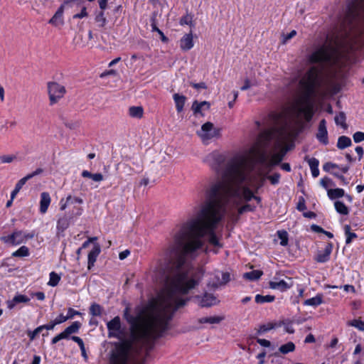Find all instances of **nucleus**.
Segmentation results:
<instances>
[{
  "label": "nucleus",
  "mask_w": 364,
  "mask_h": 364,
  "mask_svg": "<svg viewBox=\"0 0 364 364\" xmlns=\"http://www.w3.org/2000/svg\"><path fill=\"white\" fill-rule=\"evenodd\" d=\"M316 138L323 144H327L328 143L326 122L323 119L319 122Z\"/></svg>",
  "instance_id": "2eb2a0df"
},
{
  "label": "nucleus",
  "mask_w": 364,
  "mask_h": 364,
  "mask_svg": "<svg viewBox=\"0 0 364 364\" xmlns=\"http://www.w3.org/2000/svg\"><path fill=\"white\" fill-rule=\"evenodd\" d=\"M274 296L272 295L262 296L260 294H257L255 296V301L257 304L269 303L274 301Z\"/></svg>",
  "instance_id": "72a5a7b5"
},
{
  "label": "nucleus",
  "mask_w": 364,
  "mask_h": 364,
  "mask_svg": "<svg viewBox=\"0 0 364 364\" xmlns=\"http://www.w3.org/2000/svg\"><path fill=\"white\" fill-rule=\"evenodd\" d=\"M296 31L295 30L291 31L289 33H287V35L283 34L282 43L283 44L286 43L289 40H290L293 37H294L296 36Z\"/></svg>",
  "instance_id": "6e6d98bb"
},
{
  "label": "nucleus",
  "mask_w": 364,
  "mask_h": 364,
  "mask_svg": "<svg viewBox=\"0 0 364 364\" xmlns=\"http://www.w3.org/2000/svg\"><path fill=\"white\" fill-rule=\"evenodd\" d=\"M197 134L204 144H208L210 140L220 137V129L215 127L212 122H208L202 125Z\"/></svg>",
  "instance_id": "6e6552de"
},
{
  "label": "nucleus",
  "mask_w": 364,
  "mask_h": 364,
  "mask_svg": "<svg viewBox=\"0 0 364 364\" xmlns=\"http://www.w3.org/2000/svg\"><path fill=\"white\" fill-rule=\"evenodd\" d=\"M102 311V308L100 304L94 303L90 307V314L93 316H100Z\"/></svg>",
  "instance_id": "ea45409f"
},
{
  "label": "nucleus",
  "mask_w": 364,
  "mask_h": 364,
  "mask_svg": "<svg viewBox=\"0 0 364 364\" xmlns=\"http://www.w3.org/2000/svg\"><path fill=\"white\" fill-rule=\"evenodd\" d=\"M101 251L100 246L99 244H95L92 250L88 254V269H90L94 266L96 262L97 257L100 255Z\"/></svg>",
  "instance_id": "aec40b11"
},
{
  "label": "nucleus",
  "mask_w": 364,
  "mask_h": 364,
  "mask_svg": "<svg viewBox=\"0 0 364 364\" xmlns=\"http://www.w3.org/2000/svg\"><path fill=\"white\" fill-rule=\"evenodd\" d=\"M267 178H268L270 181L272 185H277L279 182L280 174L279 173H274L272 176H268Z\"/></svg>",
  "instance_id": "8fccbe9b"
},
{
  "label": "nucleus",
  "mask_w": 364,
  "mask_h": 364,
  "mask_svg": "<svg viewBox=\"0 0 364 364\" xmlns=\"http://www.w3.org/2000/svg\"><path fill=\"white\" fill-rule=\"evenodd\" d=\"M95 21L98 23V26L103 28L107 24V20L105 16L104 11H101L95 16Z\"/></svg>",
  "instance_id": "c9c22d12"
},
{
  "label": "nucleus",
  "mask_w": 364,
  "mask_h": 364,
  "mask_svg": "<svg viewBox=\"0 0 364 364\" xmlns=\"http://www.w3.org/2000/svg\"><path fill=\"white\" fill-rule=\"evenodd\" d=\"M43 331V327L41 326L37 327L33 331H28V336L31 341H33L36 336Z\"/></svg>",
  "instance_id": "603ef678"
},
{
  "label": "nucleus",
  "mask_w": 364,
  "mask_h": 364,
  "mask_svg": "<svg viewBox=\"0 0 364 364\" xmlns=\"http://www.w3.org/2000/svg\"><path fill=\"white\" fill-rule=\"evenodd\" d=\"M343 43L338 36L328 37L325 43L316 49L309 57V63H318L321 68L311 67L299 81L302 95L295 101L293 109L297 118L303 117L310 122L314 115L312 96L321 84V73L333 66L340 67L345 54Z\"/></svg>",
  "instance_id": "f03ea898"
},
{
  "label": "nucleus",
  "mask_w": 364,
  "mask_h": 364,
  "mask_svg": "<svg viewBox=\"0 0 364 364\" xmlns=\"http://www.w3.org/2000/svg\"><path fill=\"white\" fill-rule=\"evenodd\" d=\"M230 280V274L228 272L222 273V280L219 282L220 285H224Z\"/></svg>",
  "instance_id": "4d7b16f0"
},
{
  "label": "nucleus",
  "mask_w": 364,
  "mask_h": 364,
  "mask_svg": "<svg viewBox=\"0 0 364 364\" xmlns=\"http://www.w3.org/2000/svg\"><path fill=\"white\" fill-rule=\"evenodd\" d=\"M225 215L205 199L195 215L182 223L173 233L165 251V262L158 270V279L164 284L158 299L136 316L129 314V307L124 310V318L131 325L135 341L144 343L162 336L174 312L186 304L187 299L183 296L198 286L205 272L203 267H193L186 258L196 256V252L204 245L202 239L205 236L213 247H223L215 229Z\"/></svg>",
  "instance_id": "f257e3e1"
},
{
  "label": "nucleus",
  "mask_w": 364,
  "mask_h": 364,
  "mask_svg": "<svg viewBox=\"0 0 364 364\" xmlns=\"http://www.w3.org/2000/svg\"><path fill=\"white\" fill-rule=\"evenodd\" d=\"M277 235L279 238L281 240L280 245L282 246H286L288 244V234L285 230L278 231Z\"/></svg>",
  "instance_id": "c03bdc74"
},
{
  "label": "nucleus",
  "mask_w": 364,
  "mask_h": 364,
  "mask_svg": "<svg viewBox=\"0 0 364 364\" xmlns=\"http://www.w3.org/2000/svg\"><path fill=\"white\" fill-rule=\"evenodd\" d=\"M295 350V345L293 342L289 341L286 344L281 346L279 348L280 353L287 354L288 353L293 352Z\"/></svg>",
  "instance_id": "f704fd0d"
},
{
  "label": "nucleus",
  "mask_w": 364,
  "mask_h": 364,
  "mask_svg": "<svg viewBox=\"0 0 364 364\" xmlns=\"http://www.w3.org/2000/svg\"><path fill=\"white\" fill-rule=\"evenodd\" d=\"M51 198L48 192H43L41 194L40 212L44 214L47 212L50 204Z\"/></svg>",
  "instance_id": "6ab92c4d"
},
{
  "label": "nucleus",
  "mask_w": 364,
  "mask_h": 364,
  "mask_svg": "<svg viewBox=\"0 0 364 364\" xmlns=\"http://www.w3.org/2000/svg\"><path fill=\"white\" fill-rule=\"evenodd\" d=\"M311 230L315 232H318V233L324 232V230L321 227H320L317 225H314V224L311 226Z\"/></svg>",
  "instance_id": "69168bd1"
},
{
  "label": "nucleus",
  "mask_w": 364,
  "mask_h": 364,
  "mask_svg": "<svg viewBox=\"0 0 364 364\" xmlns=\"http://www.w3.org/2000/svg\"><path fill=\"white\" fill-rule=\"evenodd\" d=\"M274 328V325L273 323H268L267 325H262L260 326L259 328L258 329V333L261 334L262 333L267 332L272 328Z\"/></svg>",
  "instance_id": "5fc2aeb1"
},
{
  "label": "nucleus",
  "mask_w": 364,
  "mask_h": 364,
  "mask_svg": "<svg viewBox=\"0 0 364 364\" xmlns=\"http://www.w3.org/2000/svg\"><path fill=\"white\" fill-rule=\"evenodd\" d=\"M67 202H68L70 205L73 203H79L82 204L83 203L82 198L80 197L73 196L71 195H69L67 196Z\"/></svg>",
  "instance_id": "de8ad7c7"
},
{
  "label": "nucleus",
  "mask_w": 364,
  "mask_h": 364,
  "mask_svg": "<svg viewBox=\"0 0 364 364\" xmlns=\"http://www.w3.org/2000/svg\"><path fill=\"white\" fill-rule=\"evenodd\" d=\"M348 325L350 326L355 327L360 331H364V321H362L358 319H354L352 321H349L348 322Z\"/></svg>",
  "instance_id": "49530a36"
},
{
  "label": "nucleus",
  "mask_w": 364,
  "mask_h": 364,
  "mask_svg": "<svg viewBox=\"0 0 364 364\" xmlns=\"http://www.w3.org/2000/svg\"><path fill=\"white\" fill-rule=\"evenodd\" d=\"M27 179L23 177L21 179H20L17 183L16 184L15 188L11 192L12 199H14L16 196L18 194V193L20 191V190L22 188L23 186L26 183Z\"/></svg>",
  "instance_id": "58836bf2"
},
{
  "label": "nucleus",
  "mask_w": 364,
  "mask_h": 364,
  "mask_svg": "<svg viewBox=\"0 0 364 364\" xmlns=\"http://www.w3.org/2000/svg\"><path fill=\"white\" fill-rule=\"evenodd\" d=\"M60 280V277L55 272H52L50 273V279L48 284L50 287H55L58 284Z\"/></svg>",
  "instance_id": "a19ab883"
},
{
  "label": "nucleus",
  "mask_w": 364,
  "mask_h": 364,
  "mask_svg": "<svg viewBox=\"0 0 364 364\" xmlns=\"http://www.w3.org/2000/svg\"><path fill=\"white\" fill-rule=\"evenodd\" d=\"M225 319L223 316H209V317H203L198 319V323H210V324H215L219 323Z\"/></svg>",
  "instance_id": "5701e85b"
},
{
  "label": "nucleus",
  "mask_w": 364,
  "mask_h": 364,
  "mask_svg": "<svg viewBox=\"0 0 364 364\" xmlns=\"http://www.w3.org/2000/svg\"><path fill=\"white\" fill-rule=\"evenodd\" d=\"M29 255L28 248L26 246H21L18 250L12 254L13 257H26Z\"/></svg>",
  "instance_id": "79ce46f5"
},
{
  "label": "nucleus",
  "mask_w": 364,
  "mask_h": 364,
  "mask_svg": "<svg viewBox=\"0 0 364 364\" xmlns=\"http://www.w3.org/2000/svg\"><path fill=\"white\" fill-rule=\"evenodd\" d=\"M235 160H240L243 162L242 170L247 168V159L244 156H235L225 163L226 157L223 154L214 151L208 154L203 161L208 164L212 169H213L219 176L218 181L223 180V173L228 169L230 163Z\"/></svg>",
  "instance_id": "423d86ee"
},
{
  "label": "nucleus",
  "mask_w": 364,
  "mask_h": 364,
  "mask_svg": "<svg viewBox=\"0 0 364 364\" xmlns=\"http://www.w3.org/2000/svg\"><path fill=\"white\" fill-rule=\"evenodd\" d=\"M80 326L81 323L79 321H75L65 329L68 331V333L72 334L77 333Z\"/></svg>",
  "instance_id": "a18cd8bd"
},
{
  "label": "nucleus",
  "mask_w": 364,
  "mask_h": 364,
  "mask_svg": "<svg viewBox=\"0 0 364 364\" xmlns=\"http://www.w3.org/2000/svg\"><path fill=\"white\" fill-rule=\"evenodd\" d=\"M308 164L311 168L313 177L316 178L319 175L318 164L319 161L316 158L307 159Z\"/></svg>",
  "instance_id": "393cba45"
},
{
  "label": "nucleus",
  "mask_w": 364,
  "mask_h": 364,
  "mask_svg": "<svg viewBox=\"0 0 364 364\" xmlns=\"http://www.w3.org/2000/svg\"><path fill=\"white\" fill-rule=\"evenodd\" d=\"M180 25H188L191 28L194 27V24L193 23V15L191 14H186V15L183 16L180 19Z\"/></svg>",
  "instance_id": "4c0bfd02"
},
{
  "label": "nucleus",
  "mask_w": 364,
  "mask_h": 364,
  "mask_svg": "<svg viewBox=\"0 0 364 364\" xmlns=\"http://www.w3.org/2000/svg\"><path fill=\"white\" fill-rule=\"evenodd\" d=\"M257 342L262 346L264 347H269L271 346L270 341L263 339V338H257Z\"/></svg>",
  "instance_id": "e2e57ef3"
},
{
  "label": "nucleus",
  "mask_w": 364,
  "mask_h": 364,
  "mask_svg": "<svg viewBox=\"0 0 364 364\" xmlns=\"http://www.w3.org/2000/svg\"><path fill=\"white\" fill-rule=\"evenodd\" d=\"M352 144L351 139L346 136H339L337 142L338 149L343 150Z\"/></svg>",
  "instance_id": "bb28decb"
},
{
  "label": "nucleus",
  "mask_w": 364,
  "mask_h": 364,
  "mask_svg": "<svg viewBox=\"0 0 364 364\" xmlns=\"http://www.w3.org/2000/svg\"><path fill=\"white\" fill-rule=\"evenodd\" d=\"M333 250V245L331 242L327 243L323 251H318L316 255V261L318 262H326L330 258V255Z\"/></svg>",
  "instance_id": "f3484780"
},
{
  "label": "nucleus",
  "mask_w": 364,
  "mask_h": 364,
  "mask_svg": "<svg viewBox=\"0 0 364 364\" xmlns=\"http://www.w3.org/2000/svg\"><path fill=\"white\" fill-rule=\"evenodd\" d=\"M338 168V166L337 164L331 163V162H326L323 166V171H325L326 172H331V173L332 172L331 171L333 168Z\"/></svg>",
  "instance_id": "3c124183"
},
{
  "label": "nucleus",
  "mask_w": 364,
  "mask_h": 364,
  "mask_svg": "<svg viewBox=\"0 0 364 364\" xmlns=\"http://www.w3.org/2000/svg\"><path fill=\"white\" fill-rule=\"evenodd\" d=\"M344 231L346 236V243L350 244L352 240L357 237V235L351 232V228L349 225L344 226Z\"/></svg>",
  "instance_id": "e433bc0d"
},
{
  "label": "nucleus",
  "mask_w": 364,
  "mask_h": 364,
  "mask_svg": "<svg viewBox=\"0 0 364 364\" xmlns=\"http://www.w3.org/2000/svg\"><path fill=\"white\" fill-rule=\"evenodd\" d=\"M216 302V298L213 296L212 294H205L203 297L202 298L200 301V306L202 307H208L213 304H215Z\"/></svg>",
  "instance_id": "b1692460"
},
{
  "label": "nucleus",
  "mask_w": 364,
  "mask_h": 364,
  "mask_svg": "<svg viewBox=\"0 0 364 364\" xmlns=\"http://www.w3.org/2000/svg\"><path fill=\"white\" fill-rule=\"evenodd\" d=\"M143 108L140 106L131 107L129 109V114L131 117L135 118H141L143 116Z\"/></svg>",
  "instance_id": "473e14b6"
},
{
  "label": "nucleus",
  "mask_w": 364,
  "mask_h": 364,
  "mask_svg": "<svg viewBox=\"0 0 364 364\" xmlns=\"http://www.w3.org/2000/svg\"><path fill=\"white\" fill-rule=\"evenodd\" d=\"M30 299L25 295L18 294L16 295L11 301H8V308L12 309L18 303H27Z\"/></svg>",
  "instance_id": "4be33fe9"
},
{
  "label": "nucleus",
  "mask_w": 364,
  "mask_h": 364,
  "mask_svg": "<svg viewBox=\"0 0 364 364\" xmlns=\"http://www.w3.org/2000/svg\"><path fill=\"white\" fill-rule=\"evenodd\" d=\"M73 318V315H67V316H64L63 314H60L55 320L54 321L55 322L56 324H60V323H62L65 321H66L69 318Z\"/></svg>",
  "instance_id": "09e8293b"
},
{
  "label": "nucleus",
  "mask_w": 364,
  "mask_h": 364,
  "mask_svg": "<svg viewBox=\"0 0 364 364\" xmlns=\"http://www.w3.org/2000/svg\"><path fill=\"white\" fill-rule=\"evenodd\" d=\"M194 46L193 33L191 31L188 33L185 34L180 40V48L183 51L191 50Z\"/></svg>",
  "instance_id": "dca6fc26"
},
{
  "label": "nucleus",
  "mask_w": 364,
  "mask_h": 364,
  "mask_svg": "<svg viewBox=\"0 0 364 364\" xmlns=\"http://www.w3.org/2000/svg\"><path fill=\"white\" fill-rule=\"evenodd\" d=\"M210 108V104L208 101L198 102L195 100L191 106V109L195 116L200 114V116H204L203 113V110H209Z\"/></svg>",
  "instance_id": "4468645a"
},
{
  "label": "nucleus",
  "mask_w": 364,
  "mask_h": 364,
  "mask_svg": "<svg viewBox=\"0 0 364 364\" xmlns=\"http://www.w3.org/2000/svg\"><path fill=\"white\" fill-rule=\"evenodd\" d=\"M47 87L50 105L57 103L66 92L65 87L56 82H48Z\"/></svg>",
  "instance_id": "1a4fd4ad"
},
{
  "label": "nucleus",
  "mask_w": 364,
  "mask_h": 364,
  "mask_svg": "<svg viewBox=\"0 0 364 364\" xmlns=\"http://www.w3.org/2000/svg\"><path fill=\"white\" fill-rule=\"evenodd\" d=\"M263 274L261 270H253L249 272H245L243 274V278L250 281H255L259 279Z\"/></svg>",
  "instance_id": "cd10ccee"
},
{
  "label": "nucleus",
  "mask_w": 364,
  "mask_h": 364,
  "mask_svg": "<svg viewBox=\"0 0 364 364\" xmlns=\"http://www.w3.org/2000/svg\"><path fill=\"white\" fill-rule=\"evenodd\" d=\"M252 86V84L250 82V80L248 78H246L245 80V84L243 86L241 87V90L245 91L250 88Z\"/></svg>",
  "instance_id": "338daca9"
},
{
  "label": "nucleus",
  "mask_w": 364,
  "mask_h": 364,
  "mask_svg": "<svg viewBox=\"0 0 364 364\" xmlns=\"http://www.w3.org/2000/svg\"><path fill=\"white\" fill-rule=\"evenodd\" d=\"M334 206L336 211L341 215H346L349 213L348 207L342 201H336L334 203Z\"/></svg>",
  "instance_id": "2f4dec72"
},
{
  "label": "nucleus",
  "mask_w": 364,
  "mask_h": 364,
  "mask_svg": "<svg viewBox=\"0 0 364 364\" xmlns=\"http://www.w3.org/2000/svg\"><path fill=\"white\" fill-rule=\"evenodd\" d=\"M63 12H64V6L61 5L58 9L56 12L53 15V16L49 20V23H50L55 26H62L64 23Z\"/></svg>",
  "instance_id": "a211bd4d"
},
{
  "label": "nucleus",
  "mask_w": 364,
  "mask_h": 364,
  "mask_svg": "<svg viewBox=\"0 0 364 364\" xmlns=\"http://www.w3.org/2000/svg\"><path fill=\"white\" fill-rule=\"evenodd\" d=\"M71 339L73 341L76 342L78 344V346H80V348L82 347L83 346H85L84 343H83V341L80 337H78V336H73L71 337Z\"/></svg>",
  "instance_id": "774afa93"
},
{
  "label": "nucleus",
  "mask_w": 364,
  "mask_h": 364,
  "mask_svg": "<svg viewBox=\"0 0 364 364\" xmlns=\"http://www.w3.org/2000/svg\"><path fill=\"white\" fill-rule=\"evenodd\" d=\"M283 134L282 129L276 128H271L262 132L258 136L257 144L250 148V154L253 156H257L259 161L267 168L280 164L287 153V149H282L279 153L273 154L269 160L267 159V156L262 149L265 148L269 142L276 137L278 138L277 141V146H280L284 140Z\"/></svg>",
  "instance_id": "20e7f679"
},
{
  "label": "nucleus",
  "mask_w": 364,
  "mask_h": 364,
  "mask_svg": "<svg viewBox=\"0 0 364 364\" xmlns=\"http://www.w3.org/2000/svg\"><path fill=\"white\" fill-rule=\"evenodd\" d=\"M14 158V156L4 155L0 157V160L2 163H11Z\"/></svg>",
  "instance_id": "680f3d73"
},
{
  "label": "nucleus",
  "mask_w": 364,
  "mask_h": 364,
  "mask_svg": "<svg viewBox=\"0 0 364 364\" xmlns=\"http://www.w3.org/2000/svg\"><path fill=\"white\" fill-rule=\"evenodd\" d=\"M43 172V170L41 168H37L33 172L28 173L25 176V178L28 181L29 179L32 178L33 177L38 176Z\"/></svg>",
  "instance_id": "13d9d810"
},
{
  "label": "nucleus",
  "mask_w": 364,
  "mask_h": 364,
  "mask_svg": "<svg viewBox=\"0 0 364 364\" xmlns=\"http://www.w3.org/2000/svg\"><path fill=\"white\" fill-rule=\"evenodd\" d=\"M334 120L336 125H340L345 129L348 128V125L346 122V114L343 112H339V114L335 117Z\"/></svg>",
  "instance_id": "7c9ffc66"
},
{
  "label": "nucleus",
  "mask_w": 364,
  "mask_h": 364,
  "mask_svg": "<svg viewBox=\"0 0 364 364\" xmlns=\"http://www.w3.org/2000/svg\"><path fill=\"white\" fill-rule=\"evenodd\" d=\"M173 98L176 105L177 112L178 113L181 112L183 109V107L186 101V97L178 93H175L173 95Z\"/></svg>",
  "instance_id": "412c9836"
},
{
  "label": "nucleus",
  "mask_w": 364,
  "mask_h": 364,
  "mask_svg": "<svg viewBox=\"0 0 364 364\" xmlns=\"http://www.w3.org/2000/svg\"><path fill=\"white\" fill-rule=\"evenodd\" d=\"M75 213H73L71 216H68L66 215L60 217L57 222V230L58 232H63L65 231L70 225V220L73 218V215H80L82 212V209L81 208H75Z\"/></svg>",
  "instance_id": "f8f14e48"
},
{
  "label": "nucleus",
  "mask_w": 364,
  "mask_h": 364,
  "mask_svg": "<svg viewBox=\"0 0 364 364\" xmlns=\"http://www.w3.org/2000/svg\"><path fill=\"white\" fill-rule=\"evenodd\" d=\"M191 85L196 89H206L207 86L205 82H201L199 83L191 82Z\"/></svg>",
  "instance_id": "0e129e2a"
},
{
  "label": "nucleus",
  "mask_w": 364,
  "mask_h": 364,
  "mask_svg": "<svg viewBox=\"0 0 364 364\" xmlns=\"http://www.w3.org/2000/svg\"><path fill=\"white\" fill-rule=\"evenodd\" d=\"M293 281L291 278H288L287 281L282 279L280 281H270L269 287L272 289H278L281 291H284L291 287Z\"/></svg>",
  "instance_id": "ddd939ff"
},
{
  "label": "nucleus",
  "mask_w": 364,
  "mask_h": 364,
  "mask_svg": "<svg viewBox=\"0 0 364 364\" xmlns=\"http://www.w3.org/2000/svg\"><path fill=\"white\" fill-rule=\"evenodd\" d=\"M129 330L131 331L130 324ZM157 338H156L153 339V341H150L144 343L136 342L132 338V332L130 331L129 341L117 345L115 349L112 351L109 364H144L143 360H139L136 359L129 360V348L133 345L139 350H141L143 348H145L146 350L151 349Z\"/></svg>",
  "instance_id": "39448f33"
},
{
  "label": "nucleus",
  "mask_w": 364,
  "mask_h": 364,
  "mask_svg": "<svg viewBox=\"0 0 364 364\" xmlns=\"http://www.w3.org/2000/svg\"><path fill=\"white\" fill-rule=\"evenodd\" d=\"M82 176L84 178H92L94 181L100 182L104 179L103 175L100 173H92L87 170L82 172Z\"/></svg>",
  "instance_id": "c756f323"
},
{
  "label": "nucleus",
  "mask_w": 364,
  "mask_h": 364,
  "mask_svg": "<svg viewBox=\"0 0 364 364\" xmlns=\"http://www.w3.org/2000/svg\"><path fill=\"white\" fill-rule=\"evenodd\" d=\"M242 161H233L223 173V180L213 183L205 192V199L225 214L229 208H236L243 201L253 199L250 188L242 186L248 178L247 167L242 170Z\"/></svg>",
  "instance_id": "7ed1b4c3"
},
{
  "label": "nucleus",
  "mask_w": 364,
  "mask_h": 364,
  "mask_svg": "<svg viewBox=\"0 0 364 364\" xmlns=\"http://www.w3.org/2000/svg\"><path fill=\"white\" fill-rule=\"evenodd\" d=\"M108 337L120 339L123 336L120 318L115 316L107 323Z\"/></svg>",
  "instance_id": "9d476101"
},
{
  "label": "nucleus",
  "mask_w": 364,
  "mask_h": 364,
  "mask_svg": "<svg viewBox=\"0 0 364 364\" xmlns=\"http://www.w3.org/2000/svg\"><path fill=\"white\" fill-rule=\"evenodd\" d=\"M237 208L238 215H242L245 212H253L255 210V206H253L250 204H245L242 206H238Z\"/></svg>",
  "instance_id": "37998d69"
},
{
  "label": "nucleus",
  "mask_w": 364,
  "mask_h": 364,
  "mask_svg": "<svg viewBox=\"0 0 364 364\" xmlns=\"http://www.w3.org/2000/svg\"><path fill=\"white\" fill-rule=\"evenodd\" d=\"M328 196L330 199L334 200L345 196L344 190L342 188L328 189L327 191Z\"/></svg>",
  "instance_id": "c85d7f7f"
},
{
  "label": "nucleus",
  "mask_w": 364,
  "mask_h": 364,
  "mask_svg": "<svg viewBox=\"0 0 364 364\" xmlns=\"http://www.w3.org/2000/svg\"><path fill=\"white\" fill-rule=\"evenodd\" d=\"M88 16V14L87 12L86 7H82L80 13L76 14L73 16V18H82L84 17H87Z\"/></svg>",
  "instance_id": "bf43d9fd"
},
{
  "label": "nucleus",
  "mask_w": 364,
  "mask_h": 364,
  "mask_svg": "<svg viewBox=\"0 0 364 364\" xmlns=\"http://www.w3.org/2000/svg\"><path fill=\"white\" fill-rule=\"evenodd\" d=\"M320 184L321 186H323L325 188H327L329 184H331V186L333 185L332 183L331 180L327 177H324V178H321L320 181Z\"/></svg>",
  "instance_id": "052dcab7"
},
{
  "label": "nucleus",
  "mask_w": 364,
  "mask_h": 364,
  "mask_svg": "<svg viewBox=\"0 0 364 364\" xmlns=\"http://www.w3.org/2000/svg\"><path fill=\"white\" fill-rule=\"evenodd\" d=\"M353 139L355 143H359L364 141V132H356L353 135Z\"/></svg>",
  "instance_id": "864d4df0"
},
{
  "label": "nucleus",
  "mask_w": 364,
  "mask_h": 364,
  "mask_svg": "<svg viewBox=\"0 0 364 364\" xmlns=\"http://www.w3.org/2000/svg\"><path fill=\"white\" fill-rule=\"evenodd\" d=\"M0 240L11 245H18L25 242V232L15 230L11 235L1 237Z\"/></svg>",
  "instance_id": "9b49d317"
},
{
  "label": "nucleus",
  "mask_w": 364,
  "mask_h": 364,
  "mask_svg": "<svg viewBox=\"0 0 364 364\" xmlns=\"http://www.w3.org/2000/svg\"><path fill=\"white\" fill-rule=\"evenodd\" d=\"M323 303V296L321 294H318L315 297L306 299L304 301V305L305 306H312L314 307H316Z\"/></svg>",
  "instance_id": "a878e982"
},
{
  "label": "nucleus",
  "mask_w": 364,
  "mask_h": 364,
  "mask_svg": "<svg viewBox=\"0 0 364 364\" xmlns=\"http://www.w3.org/2000/svg\"><path fill=\"white\" fill-rule=\"evenodd\" d=\"M364 12V0H348L346 16L344 20L346 38H350V32Z\"/></svg>",
  "instance_id": "0eeeda50"
}]
</instances>
